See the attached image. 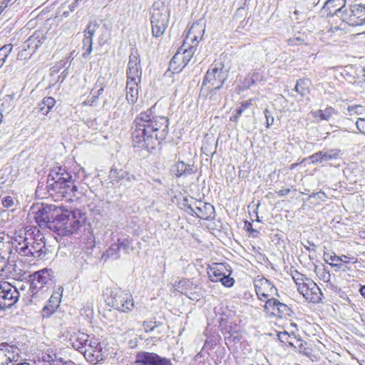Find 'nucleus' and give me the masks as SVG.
<instances>
[{"label":"nucleus","mask_w":365,"mask_h":365,"mask_svg":"<svg viewBox=\"0 0 365 365\" xmlns=\"http://www.w3.org/2000/svg\"><path fill=\"white\" fill-rule=\"evenodd\" d=\"M320 152L322 163H326L332 160L337 159L341 153V150L336 148L323 150Z\"/></svg>","instance_id":"nucleus-32"},{"label":"nucleus","mask_w":365,"mask_h":365,"mask_svg":"<svg viewBox=\"0 0 365 365\" xmlns=\"http://www.w3.org/2000/svg\"><path fill=\"white\" fill-rule=\"evenodd\" d=\"M309 197H317L322 200H324L326 195L324 192H313L309 195Z\"/></svg>","instance_id":"nucleus-57"},{"label":"nucleus","mask_w":365,"mask_h":365,"mask_svg":"<svg viewBox=\"0 0 365 365\" xmlns=\"http://www.w3.org/2000/svg\"><path fill=\"white\" fill-rule=\"evenodd\" d=\"M16 250L24 256H30L33 255L30 248V242L27 238H25L22 242H19L16 246Z\"/></svg>","instance_id":"nucleus-35"},{"label":"nucleus","mask_w":365,"mask_h":365,"mask_svg":"<svg viewBox=\"0 0 365 365\" xmlns=\"http://www.w3.org/2000/svg\"><path fill=\"white\" fill-rule=\"evenodd\" d=\"M291 275L297 286L302 284V282H306L307 280H310V279L307 278L305 275L301 274L297 270L291 271Z\"/></svg>","instance_id":"nucleus-41"},{"label":"nucleus","mask_w":365,"mask_h":365,"mask_svg":"<svg viewBox=\"0 0 365 365\" xmlns=\"http://www.w3.org/2000/svg\"><path fill=\"white\" fill-rule=\"evenodd\" d=\"M33 54L34 53L29 48H25L24 44H23L22 49L17 54V59L20 61L29 59Z\"/></svg>","instance_id":"nucleus-44"},{"label":"nucleus","mask_w":365,"mask_h":365,"mask_svg":"<svg viewBox=\"0 0 365 365\" xmlns=\"http://www.w3.org/2000/svg\"><path fill=\"white\" fill-rule=\"evenodd\" d=\"M14 1L13 0H4L2 3L1 7L6 8L9 5H11Z\"/></svg>","instance_id":"nucleus-62"},{"label":"nucleus","mask_w":365,"mask_h":365,"mask_svg":"<svg viewBox=\"0 0 365 365\" xmlns=\"http://www.w3.org/2000/svg\"><path fill=\"white\" fill-rule=\"evenodd\" d=\"M106 304L122 312H128L134 307L132 295L118 287L107 288L105 292Z\"/></svg>","instance_id":"nucleus-3"},{"label":"nucleus","mask_w":365,"mask_h":365,"mask_svg":"<svg viewBox=\"0 0 365 365\" xmlns=\"http://www.w3.org/2000/svg\"><path fill=\"white\" fill-rule=\"evenodd\" d=\"M96 24H88L87 26L86 29L84 31L85 37L92 39L93 36L96 31Z\"/></svg>","instance_id":"nucleus-50"},{"label":"nucleus","mask_w":365,"mask_h":365,"mask_svg":"<svg viewBox=\"0 0 365 365\" xmlns=\"http://www.w3.org/2000/svg\"><path fill=\"white\" fill-rule=\"evenodd\" d=\"M90 339L88 334L80 331L73 333L70 337L73 347L81 353L83 351L84 346L89 344Z\"/></svg>","instance_id":"nucleus-25"},{"label":"nucleus","mask_w":365,"mask_h":365,"mask_svg":"<svg viewBox=\"0 0 365 365\" xmlns=\"http://www.w3.org/2000/svg\"><path fill=\"white\" fill-rule=\"evenodd\" d=\"M304 1L306 2L307 9L309 10L312 9V8L317 6L319 2V0H304Z\"/></svg>","instance_id":"nucleus-56"},{"label":"nucleus","mask_w":365,"mask_h":365,"mask_svg":"<svg viewBox=\"0 0 365 365\" xmlns=\"http://www.w3.org/2000/svg\"><path fill=\"white\" fill-rule=\"evenodd\" d=\"M321 114V120H329L337 112L332 107H327L324 110H317L315 114Z\"/></svg>","instance_id":"nucleus-39"},{"label":"nucleus","mask_w":365,"mask_h":365,"mask_svg":"<svg viewBox=\"0 0 365 365\" xmlns=\"http://www.w3.org/2000/svg\"><path fill=\"white\" fill-rule=\"evenodd\" d=\"M53 273L51 269L44 268L30 275L31 281L30 289L32 292L36 294L39 290L49 285L52 282Z\"/></svg>","instance_id":"nucleus-11"},{"label":"nucleus","mask_w":365,"mask_h":365,"mask_svg":"<svg viewBox=\"0 0 365 365\" xmlns=\"http://www.w3.org/2000/svg\"><path fill=\"white\" fill-rule=\"evenodd\" d=\"M359 292L360 294L365 298V285L361 286Z\"/></svg>","instance_id":"nucleus-64"},{"label":"nucleus","mask_w":365,"mask_h":365,"mask_svg":"<svg viewBox=\"0 0 365 365\" xmlns=\"http://www.w3.org/2000/svg\"><path fill=\"white\" fill-rule=\"evenodd\" d=\"M46 36L41 31H36L24 43L25 48H29L34 53L37 48L45 41Z\"/></svg>","instance_id":"nucleus-23"},{"label":"nucleus","mask_w":365,"mask_h":365,"mask_svg":"<svg viewBox=\"0 0 365 365\" xmlns=\"http://www.w3.org/2000/svg\"><path fill=\"white\" fill-rule=\"evenodd\" d=\"M86 221V214L80 210H63L58 220L51 224V230L61 236H68L76 232Z\"/></svg>","instance_id":"nucleus-2"},{"label":"nucleus","mask_w":365,"mask_h":365,"mask_svg":"<svg viewBox=\"0 0 365 365\" xmlns=\"http://www.w3.org/2000/svg\"><path fill=\"white\" fill-rule=\"evenodd\" d=\"M364 9V4H354L349 7L348 13L346 11L341 15L343 21L346 22L351 26L363 25V11Z\"/></svg>","instance_id":"nucleus-15"},{"label":"nucleus","mask_w":365,"mask_h":365,"mask_svg":"<svg viewBox=\"0 0 365 365\" xmlns=\"http://www.w3.org/2000/svg\"><path fill=\"white\" fill-rule=\"evenodd\" d=\"M92 39L89 38L84 37L83 40V49L85 50V52L83 53V57L88 56L92 51Z\"/></svg>","instance_id":"nucleus-43"},{"label":"nucleus","mask_w":365,"mask_h":365,"mask_svg":"<svg viewBox=\"0 0 365 365\" xmlns=\"http://www.w3.org/2000/svg\"><path fill=\"white\" fill-rule=\"evenodd\" d=\"M345 5L346 0H327L321 9V15L324 17L334 15L341 17V15L346 11Z\"/></svg>","instance_id":"nucleus-18"},{"label":"nucleus","mask_w":365,"mask_h":365,"mask_svg":"<svg viewBox=\"0 0 365 365\" xmlns=\"http://www.w3.org/2000/svg\"><path fill=\"white\" fill-rule=\"evenodd\" d=\"M63 207L51 204H42L36 212L34 218L41 227H47L51 230V224H55L61 215Z\"/></svg>","instance_id":"nucleus-5"},{"label":"nucleus","mask_w":365,"mask_h":365,"mask_svg":"<svg viewBox=\"0 0 365 365\" xmlns=\"http://www.w3.org/2000/svg\"><path fill=\"white\" fill-rule=\"evenodd\" d=\"M324 282H328L330 278V274L329 272H327L324 269H322L321 277Z\"/></svg>","instance_id":"nucleus-58"},{"label":"nucleus","mask_w":365,"mask_h":365,"mask_svg":"<svg viewBox=\"0 0 365 365\" xmlns=\"http://www.w3.org/2000/svg\"><path fill=\"white\" fill-rule=\"evenodd\" d=\"M265 309L270 312L274 317L282 319L291 317L292 314V311L287 304L279 302L274 298H269L267 300Z\"/></svg>","instance_id":"nucleus-16"},{"label":"nucleus","mask_w":365,"mask_h":365,"mask_svg":"<svg viewBox=\"0 0 365 365\" xmlns=\"http://www.w3.org/2000/svg\"><path fill=\"white\" fill-rule=\"evenodd\" d=\"M196 168L194 165L185 164L182 161H178L172 168V172L178 177L190 175L195 173Z\"/></svg>","instance_id":"nucleus-27"},{"label":"nucleus","mask_w":365,"mask_h":365,"mask_svg":"<svg viewBox=\"0 0 365 365\" xmlns=\"http://www.w3.org/2000/svg\"><path fill=\"white\" fill-rule=\"evenodd\" d=\"M135 365H173L169 358L163 357L154 352L141 351L135 356Z\"/></svg>","instance_id":"nucleus-12"},{"label":"nucleus","mask_w":365,"mask_h":365,"mask_svg":"<svg viewBox=\"0 0 365 365\" xmlns=\"http://www.w3.org/2000/svg\"><path fill=\"white\" fill-rule=\"evenodd\" d=\"M107 86V82L103 77H99L96 83L95 88L92 90L93 97L98 98L104 91V88Z\"/></svg>","instance_id":"nucleus-37"},{"label":"nucleus","mask_w":365,"mask_h":365,"mask_svg":"<svg viewBox=\"0 0 365 365\" xmlns=\"http://www.w3.org/2000/svg\"><path fill=\"white\" fill-rule=\"evenodd\" d=\"M19 357L17 347L7 344H0V365H15Z\"/></svg>","instance_id":"nucleus-19"},{"label":"nucleus","mask_w":365,"mask_h":365,"mask_svg":"<svg viewBox=\"0 0 365 365\" xmlns=\"http://www.w3.org/2000/svg\"><path fill=\"white\" fill-rule=\"evenodd\" d=\"M83 3V0H74V1H73L68 6L70 11H73L76 8L78 7Z\"/></svg>","instance_id":"nucleus-55"},{"label":"nucleus","mask_w":365,"mask_h":365,"mask_svg":"<svg viewBox=\"0 0 365 365\" xmlns=\"http://www.w3.org/2000/svg\"><path fill=\"white\" fill-rule=\"evenodd\" d=\"M43 247H44V245L34 242L33 244L30 245L31 251L33 253V255H30V256L39 257L43 252Z\"/></svg>","instance_id":"nucleus-42"},{"label":"nucleus","mask_w":365,"mask_h":365,"mask_svg":"<svg viewBox=\"0 0 365 365\" xmlns=\"http://www.w3.org/2000/svg\"><path fill=\"white\" fill-rule=\"evenodd\" d=\"M309 283V296H307V301L313 303L319 302L321 300V290L315 282L312 280H307Z\"/></svg>","instance_id":"nucleus-28"},{"label":"nucleus","mask_w":365,"mask_h":365,"mask_svg":"<svg viewBox=\"0 0 365 365\" xmlns=\"http://www.w3.org/2000/svg\"><path fill=\"white\" fill-rule=\"evenodd\" d=\"M56 100L53 97H45L38 105V109L42 112L44 115H46L54 106Z\"/></svg>","instance_id":"nucleus-30"},{"label":"nucleus","mask_w":365,"mask_h":365,"mask_svg":"<svg viewBox=\"0 0 365 365\" xmlns=\"http://www.w3.org/2000/svg\"><path fill=\"white\" fill-rule=\"evenodd\" d=\"M204 32L205 26L201 20L193 23L190 26L187 36L183 42V46H186V45L189 44V43L195 44V42L197 43V46L199 41L202 39Z\"/></svg>","instance_id":"nucleus-21"},{"label":"nucleus","mask_w":365,"mask_h":365,"mask_svg":"<svg viewBox=\"0 0 365 365\" xmlns=\"http://www.w3.org/2000/svg\"><path fill=\"white\" fill-rule=\"evenodd\" d=\"M156 321H144L143 327L145 331H151L156 327Z\"/></svg>","instance_id":"nucleus-52"},{"label":"nucleus","mask_w":365,"mask_h":365,"mask_svg":"<svg viewBox=\"0 0 365 365\" xmlns=\"http://www.w3.org/2000/svg\"><path fill=\"white\" fill-rule=\"evenodd\" d=\"M225 271L227 269L222 264H213L207 269V274L212 282H220L225 287H231L235 280L230 277V274H227Z\"/></svg>","instance_id":"nucleus-13"},{"label":"nucleus","mask_w":365,"mask_h":365,"mask_svg":"<svg viewBox=\"0 0 365 365\" xmlns=\"http://www.w3.org/2000/svg\"><path fill=\"white\" fill-rule=\"evenodd\" d=\"M357 133L365 135V118H359L355 123Z\"/></svg>","instance_id":"nucleus-49"},{"label":"nucleus","mask_w":365,"mask_h":365,"mask_svg":"<svg viewBox=\"0 0 365 365\" xmlns=\"http://www.w3.org/2000/svg\"><path fill=\"white\" fill-rule=\"evenodd\" d=\"M51 179L56 182L73 180L71 174L68 173L65 168L61 166L55 167L51 170L47 180Z\"/></svg>","instance_id":"nucleus-26"},{"label":"nucleus","mask_w":365,"mask_h":365,"mask_svg":"<svg viewBox=\"0 0 365 365\" xmlns=\"http://www.w3.org/2000/svg\"><path fill=\"white\" fill-rule=\"evenodd\" d=\"M347 110L350 115H354L363 114V113L365 111V109L361 105H354L349 106Z\"/></svg>","instance_id":"nucleus-45"},{"label":"nucleus","mask_w":365,"mask_h":365,"mask_svg":"<svg viewBox=\"0 0 365 365\" xmlns=\"http://www.w3.org/2000/svg\"><path fill=\"white\" fill-rule=\"evenodd\" d=\"M255 288L256 294L261 300L269 299L271 297L273 298V295L277 291L274 286L267 279L261 278L255 282Z\"/></svg>","instance_id":"nucleus-20"},{"label":"nucleus","mask_w":365,"mask_h":365,"mask_svg":"<svg viewBox=\"0 0 365 365\" xmlns=\"http://www.w3.org/2000/svg\"><path fill=\"white\" fill-rule=\"evenodd\" d=\"M309 159L312 163H322V160L321 159V152H317L314 153L311 156H309Z\"/></svg>","instance_id":"nucleus-54"},{"label":"nucleus","mask_w":365,"mask_h":365,"mask_svg":"<svg viewBox=\"0 0 365 365\" xmlns=\"http://www.w3.org/2000/svg\"><path fill=\"white\" fill-rule=\"evenodd\" d=\"M168 120L164 116H154L152 109L142 112L134 120L132 140L135 147L148 150L165 139L168 133Z\"/></svg>","instance_id":"nucleus-1"},{"label":"nucleus","mask_w":365,"mask_h":365,"mask_svg":"<svg viewBox=\"0 0 365 365\" xmlns=\"http://www.w3.org/2000/svg\"><path fill=\"white\" fill-rule=\"evenodd\" d=\"M46 188L49 195L55 198L56 201L62 198L71 200L77 190L73 180L56 182L52 179L47 180Z\"/></svg>","instance_id":"nucleus-6"},{"label":"nucleus","mask_w":365,"mask_h":365,"mask_svg":"<svg viewBox=\"0 0 365 365\" xmlns=\"http://www.w3.org/2000/svg\"><path fill=\"white\" fill-rule=\"evenodd\" d=\"M170 18V10L165 6L160 7H154L152 11L150 23L152 26V33L155 37L162 36L168 24Z\"/></svg>","instance_id":"nucleus-7"},{"label":"nucleus","mask_w":365,"mask_h":365,"mask_svg":"<svg viewBox=\"0 0 365 365\" xmlns=\"http://www.w3.org/2000/svg\"><path fill=\"white\" fill-rule=\"evenodd\" d=\"M140 81L137 80H128L126 81V99L130 104H134L138 99L139 96V83Z\"/></svg>","instance_id":"nucleus-24"},{"label":"nucleus","mask_w":365,"mask_h":365,"mask_svg":"<svg viewBox=\"0 0 365 365\" xmlns=\"http://www.w3.org/2000/svg\"><path fill=\"white\" fill-rule=\"evenodd\" d=\"M63 291V287H58L57 291L53 292V294H51V296L50 297L49 299L47 302L49 306H53L57 309L61 301Z\"/></svg>","instance_id":"nucleus-34"},{"label":"nucleus","mask_w":365,"mask_h":365,"mask_svg":"<svg viewBox=\"0 0 365 365\" xmlns=\"http://www.w3.org/2000/svg\"><path fill=\"white\" fill-rule=\"evenodd\" d=\"M81 354H83L88 361L93 364H98L104 359L102 346L98 339L94 338H91L89 344L84 346V349Z\"/></svg>","instance_id":"nucleus-14"},{"label":"nucleus","mask_w":365,"mask_h":365,"mask_svg":"<svg viewBox=\"0 0 365 365\" xmlns=\"http://www.w3.org/2000/svg\"><path fill=\"white\" fill-rule=\"evenodd\" d=\"M1 202L4 207L11 210H14L17 205V201H15L14 197L9 195L4 197Z\"/></svg>","instance_id":"nucleus-40"},{"label":"nucleus","mask_w":365,"mask_h":365,"mask_svg":"<svg viewBox=\"0 0 365 365\" xmlns=\"http://www.w3.org/2000/svg\"><path fill=\"white\" fill-rule=\"evenodd\" d=\"M118 259L120 257V252H119V247L116 243H113L109 248L103 253L102 258Z\"/></svg>","instance_id":"nucleus-33"},{"label":"nucleus","mask_w":365,"mask_h":365,"mask_svg":"<svg viewBox=\"0 0 365 365\" xmlns=\"http://www.w3.org/2000/svg\"><path fill=\"white\" fill-rule=\"evenodd\" d=\"M115 243L119 247V252L124 254H129L134 249L132 240L128 237H118Z\"/></svg>","instance_id":"nucleus-29"},{"label":"nucleus","mask_w":365,"mask_h":365,"mask_svg":"<svg viewBox=\"0 0 365 365\" xmlns=\"http://www.w3.org/2000/svg\"><path fill=\"white\" fill-rule=\"evenodd\" d=\"M227 72L224 70V65L222 63H212L204 77L201 91L207 84L209 86L207 88L211 91L220 90L227 78Z\"/></svg>","instance_id":"nucleus-4"},{"label":"nucleus","mask_w":365,"mask_h":365,"mask_svg":"<svg viewBox=\"0 0 365 365\" xmlns=\"http://www.w3.org/2000/svg\"><path fill=\"white\" fill-rule=\"evenodd\" d=\"M19 298V292L16 288L7 282L0 283V309L9 308Z\"/></svg>","instance_id":"nucleus-10"},{"label":"nucleus","mask_w":365,"mask_h":365,"mask_svg":"<svg viewBox=\"0 0 365 365\" xmlns=\"http://www.w3.org/2000/svg\"><path fill=\"white\" fill-rule=\"evenodd\" d=\"M187 212L202 220H209L215 217V208L210 203L202 200H194L186 205Z\"/></svg>","instance_id":"nucleus-9"},{"label":"nucleus","mask_w":365,"mask_h":365,"mask_svg":"<svg viewBox=\"0 0 365 365\" xmlns=\"http://www.w3.org/2000/svg\"><path fill=\"white\" fill-rule=\"evenodd\" d=\"M294 89L302 96H304L309 93V83L307 80L299 79L297 81Z\"/></svg>","instance_id":"nucleus-36"},{"label":"nucleus","mask_w":365,"mask_h":365,"mask_svg":"<svg viewBox=\"0 0 365 365\" xmlns=\"http://www.w3.org/2000/svg\"><path fill=\"white\" fill-rule=\"evenodd\" d=\"M251 105V101H245L242 102L241 106L237 109L238 115H241L245 109L247 108Z\"/></svg>","instance_id":"nucleus-53"},{"label":"nucleus","mask_w":365,"mask_h":365,"mask_svg":"<svg viewBox=\"0 0 365 365\" xmlns=\"http://www.w3.org/2000/svg\"><path fill=\"white\" fill-rule=\"evenodd\" d=\"M12 49L13 45L11 43L6 44L0 48V68L5 63Z\"/></svg>","instance_id":"nucleus-38"},{"label":"nucleus","mask_w":365,"mask_h":365,"mask_svg":"<svg viewBox=\"0 0 365 365\" xmlns=\"http://www.w3.org/2000/svg\"><path fill=\"white\" fill-rule=\"evenodd\" d=\"M197 46L196 42L195 44L189 43L186 46H183L182 44L172 58L170 63V69H173L176 73L180 72L191 60L197 49Z\"/></svg>","instance_id":"nucleus-8"},{"label":"nucleus","mask_w":365,"mask_h":365,"mask_svg":"<svg viewBox=\"0 0 365 365\" xmlns=\"http://www.w3.org/2000/svg\"><path fill=\"white\" fill-rule=\"evenodd\" d=\"M307 243L309 244V246L304 245V248L308 251H314L315 245L309 241H307Z\"/></svg>","instance_id":"nucleus-61"},{"label":"nucleus","mask_w":365,"mask_h":365,"mask_svg":"<svg viewBox=\"0 0 365 365\" xmlns=\"http://www.w3.org/2000/svg\"><path fill=\"white\" fill-rule=\"evenodd\" d=\"M309 288V283L307 281L302 282L298 286V291L303 295V297L307 300V296H309L308 289Z\"/></svg>","instance_id":"nucleus-47"},{"label":"nucleus","mask_w":365,"mask_h":365,"mask_svg":"<svg viewBox=\"0 0 365 365\" xmlns=\"http://www.w3.org/2000/svg\"><path fill=\"white\" fill-rule=\"evenodd\" d=\"M211 324H208L207 327L205 329V335L207 336V339L205 341L204 346L201 350V351L198 354V355L202 356V352H207L209 354V351L213 349L216 346V341L212 337H209L208 335H212V332L210 330Z\"/></svg>","instance_id":"nucleus-31"},{"label":"nucleus","mask_w":365,"mask_h":365,"mask_svg":"<svg viewBox=\"0 0 365 365\" xmlns=\"http://www.w3.org/2000/svg\"><path fill=\"white\" fill-rule=\"evenodd\" d=\"M126 76L128 80H137L141 81L142 68L140 61L138 51H132L128 63L126 71Z\"/></svg>","instance_id":"nucleus-17"},{"label":"nucleus","mask_w":365,"mask_h":365,"mask_svg":"<svg viewBox=\"0 0 365 365\" xmlns=\"http://www.w3.org/2000/svg\"><path fill=\"white\" fill-rule=\"evenodd\" d=\"M301 351H302L304 355L308 356V355H309V354L311 353V349L307 348V347H304V348H303V349H302Z\"/></svg>","instance_id":"nucleus-63"},{"label":"nucleus","mask_w":365,"mask_h":365,"mask_svg":"<svg viewBox=\"0 0 365 365\" xmlns=\"http://www.w3.org/2000/svg\"><path fill=\"white\" fill-rule=\"evenodd\" d=\"M229 321H219L218 328H220L222 333H231L232 327L228 324Z\"/></svg>","instance_id":"nucleus-48"},{"label":"nucleus","mask_w":365,"mask_h":365,"mask_svg":"<svg viewBox=\"0 0 365 365\" xmlns=\"http://www.w3.org/2000/svg\"><path fill=\"white\" fill-rule=\"evenodd\" d=\"M108 177L113 185L119 183L120 185H127L136 180L135 177L133 174L122 169L112 168Z\"/></svg>","instance_id":"nucleus-22"},{"label":"nucleus","mask_w":365,"mask_h":365,"mask_svg":"<svg viewBox=\"0 0 365 365\" xmlns=\"http://www.w3.org/2000/svg\"><path fill=\"white\" fill-rule=\"evenodd\" d=\"M56 311V309L53 306L51 307L48 305V303L46 302V305L41 310L42 317L43 318H48Z\"/></svg>","instance_id":"nucleus-46"},{"label":"nucleus","mask_w":365,"mask_h":365,"mask_svg":"<svg viewBox=\"0 0 365 365\" xmlns=\"http://www.w3.org/2000/svg\"><path fill=\"white\" fill-rule=\"evenodd\" d=\"M290 192V190L289 188H284L279 190L277 192V195L280 197L285 196L288 195Z\"/></svg>","instance_id":"nucleus-60"},{"label":"nucleus","mask_w":365,"mask_h":365,"mask_svg":"<svg viewBox=\"0 0 365 365\" xmlns=\"http://www.w3.org/2000/svg\"><path fill=\"white\" fill-rule=\"evenodd\" d=\"M264 113L266 118L267 128H269L274 123V117L267 108L264 110Z\"/></svg>","instance_id":"nucleus-51"},{"label":"nucleus","mask_w":365,"mask_h":365,"mask_svg":"<svg viewBox=\"0 0 365 365\" xmlns=\"http://www.w3.org/2000/svg\"><path fill=\"white\" fill-rule=\"evenodd\" d=\"M331 262H336V264L341 262V259L336 255H330L329 257Z\"/></svg>","instance_id":"nucleus-59"}]
</instances>
